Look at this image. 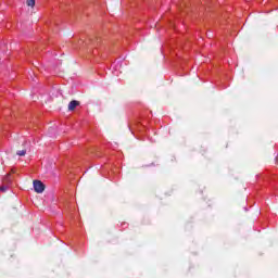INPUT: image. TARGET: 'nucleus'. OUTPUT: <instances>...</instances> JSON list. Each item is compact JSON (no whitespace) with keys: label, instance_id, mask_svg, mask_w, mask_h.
Segmentation results:
<instances>
[{"label":"nucleus","instance_id":"f257e3e1","mask_svg":"<svg viewBox=\"0 0 278 278\" xmlns=\"http://www.w3.org/2000/svg\"><path fill=\"white\" fill-rule=\"evenodd\" d=\"M34 190L37 192V194H42L45 192V184L40 180H34L33 181Z\"/></svg>","mask_w":278,"mask_h":278},{"label":"nucleus","instance_id":"f03ea898","mask_svg":"<svg viewBox=\"0 0 278 278\" xmlns=\"http://www.w3.org/2000/svg\"><path fill=\"white\" fill-rule=\"evenodd\" d=\"M78 105H79V101H77V100L71 101L68 104V111L73 112L75 110V108H77Z\"/></svg>","mask_w":278,"mask_h":278},{"label":"nucleus","instance_id":"7ed1b4c3","mask_svg":"<svg viewBox=\"0 0 278 278\" xmlns=\"http://www.w3.org/2000/svg\"><path fill=\"white\" fill-rule=\"evenodd\" d=\"M16 155H20V157H25V155H27V150H18Z\"/></svg>","mask_w":278,"mask_h":278},{"label":"nucleus","instance_id":"20e7f679","mask_svg":"<svg viewBox=\"0 0 278 278\" xmlns=\"http://www.w3.org/2000/svg\"><path fill=\"white\" fill-rule=\"evenodd\" d=\"M26 3L28 8H34V5H36V0H27Z\"/></svg>","mask_w":278,"mask_h":278},{"label":"nucleus","instance_id":"39448f33","mask_svg":"<svg viewBox=\"0 0 278 278\" xmlns=\"http://www.w3.org/2000/svg\"><path fill=\"white\" fill-rule=\"evenodd\" d=\"M0 190L1 192H8V186H1Z\"/></svg>","mask_w":278,"mask_h":278},{"label":"nucleus","instance_id":"423d86ee","mask_svg":"<svg viewBox=\"0 0 278 278\" xmlns=\"http://www.w3.org/2000/svg\"><path fill=\"white\" fill-rule=\"evenodd\" d=\"M4 181H10V174L4 177Z\"/></svg>","mask_w":278,"mask_h":278}]
</instances>
